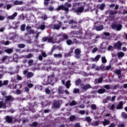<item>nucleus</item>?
I'll use <instances>...</instances> for the list:
<instances>
[{"mask_svg": "<svg viewBox=\"0 0 127 127\" xmlns=\"http://www.w3.org/2000/svg\"><path fill=\"white\" fill-rule=\"evenodd\" d=\"M54 81H56V77H55L54 74H52L51 75H48L47 78L44 79V82L42 84V85H48V84L53 83Z\"/></svg>", "mask_w": 127, "mask_h": 127, "instance_id": "f257e3e1", "label": "nucleus"}, {"mask_svg": "<svg viewBox=\"0 0 127 127\" xmlns=\"http://www.w3.org/2000/svg\"><path fill=\"white\" fill-rule=\"evenodd\" d=\"M64 5L65 6L62 5L59 6V7L56 8V10L58 11L62 9L63 10H64V11H65V13H68V12H69V7H71L72 6V5L70 3L66 2L64 4Z\"/></svg>", "mask_w": 127, "mask_h": 127, "instance_id": "f03ea898", "label": "nucleus"}, {"mask_svg": "<svg viewBox=\"0 0 127 127\" xmlns=\"http://www.w3.org/2000/svg\"><path fill=\"white\" fill-rule=\"evenodd\" d=\"M62 26V22H59L58 24H51L49 25V27L50 28H52L53 29H56L57 30H59L61 27Z\"/></svg>", "mask_w": 127, "mask_h": 127, "instance_id": "7ed1b4c3", "label": "nucleus"}, {"mask_svg": "<svg viewBox=\"0 0 127 127\" xmlns=\"http://www.w3.org/2000/svg\"><path fill=\"white\" fill-rule=\"evenodd\" d=\"M122 27H123V26H122L121 24L113 23L112 24V29H115V30H117V31H119V30H121V29H122Z\"/></svg>", "mask_w": 127, "mask_h": 127, "instance_id": "20e7f679", "label": "nucleus"}, {"mask_svg": "<svg viewBox=\"0 0 127 127\" xmlns=\"http://www.w3.org/2000/svg\"><path fill=\"white\" fill-rule=\"evenodd\" d=\"M59 37H60V40L59 41V42H61L64 41V39H68V35H66L65 33H61L59 35Z\"/></svg>", "mask_w": 127, "mask_h": 127, "instance_id": "39448f33", "label": "nucleus"}, {"mask_svg": "<svg viewBox=\"0 0 127 127\" xmlns=\"http://www.w3.org/2000/svg\"><path fill=\"white\" fill-rule=\"evenodd\" d=\"M80 88L81 90H82V92H84V91H87V90H88V89H91V85L89 84H82L80 85Z\"/></svg>", "mask_w": 127, "mask_h": 127, "instance_id": "423d86ee", "label": "nucleus"}, {"mask_svg": "<svg viewBox=\"0 0 127 127\" xmlns=\"http://www.w3.org/2000/svg\"><path fill=\"white\" fill-rule=\"evenodd\" d=\"M122 45L123 44L120 41H118V42L114 44V46L116 49L121 50Z\"/></svg>", "mask_w": 127, "mask_h": 127, "instance_id": "0eeeda50", "label": "nucleus"}, {"mask_svg": "<svg viewBox=\"0 0 127 127\" xmlns=\"http://www.w3.org/2000/svg\"><path fill=\"white\" fill-rule=\"evenodd\" d=\"M5 101H6V103H7V101L12 102L14 101V98L11 95L6 96H5Z\"/></svg>", "mask_w": 127, "mask_h": 127, "instance_id": "6e6552de", "label": "nucleus"}, {"mask_svg": "<svg viewBox=\"0 0 127 127\" xmlns=\"http://www.w3.org/2000/svg\"><path fill=\"white\" fill-rule=\"evenodd\" d=\"M26 30L30 34H34V30L31 29V27L27 26L26 27Z\"/></svg>", "mask_w": 127, "mask_h": 127, "instance_id": "1a4fd4ad", "label": "nucleus"}, {"mask_svg": "<svg viewBox=\"0 0 127 127\" xmlns=\"http://www.w3.org/2000/svg\"><path fill=\"white\" fill-rule=\"evenodd\" d=\"M100 58H101V55H98L94 58H91V60L92 62H98L100 60Z\"/></svg>", "mask_w": 127, "mask_h": 127, "instance_id": "9d476101", "label": "nucleus"}, {"mask_svg": "<svg viewBox=\"0 0 127 127\" xmlns=\"http://www.w3.org/2000/svg\"><path fill=\"white\" fill-rule=\"evenodd\" d=\"M6 104H7V102H6L5 101V102L3 101L0 102V109H5L6 108Z\"/></svg>", "mask_w": 127, "mask_h": 127, "instance_id": "9b49d317", "label": "nucleus"}, {"mask_svg": "<svg viewBox=\"0 0 127 127\" xmlns=\"http://www.w3.org/2000/svg\"><path fill=\"white\" fill-rule=\"evenodd\" d=\"M50 105H51V102L49 101H46L42 103V107L43 108H45L46 106H49Z\"/></svg>", "mask_w": 127, "mask_h": 127, "instance_id": "f8f14e48", "label": "nucleus"}, {"mask_svg": "<svg viewBox=\"0 0 127 127\" xmlns=\"http://www.w3.org/2000/svg\"><path fill=\"white\" fill-rule=\"evenodd\" d=\"M60 107V103L58 101H55L53 106V109H57V108Z\"/></svg>", "mask_w": 127, "mask_h": 127, "instance_id": "ddd939ff", "label": "nucleus"}, {"mask_svg": "<svg viewBox=\"0 0 127 127\" xmlns=\"http://www.w3.org/2000/svg\"><path fill=\"white\" fill-rule=\"evenodd\" d=\"M17 16V12H14L12 15L8 16L7 17L8 19L13 20Z\"/></svg>", "mask_w": 127, "mask_h": 127, "instance_id": "4468645a", "label": "nucleus"}, {"mask_svg": "<svg viewBox=\"0 0 127 127\" xmlns=\"http://www.w3.org/2000/svg\"><path fill=\"white\" fill-rule=\"evenodd\" d=\"M104 29V26L103 25H99L95 27V30L96 31H101Z\"/></svg>", "mask_w": 127, "mask_h": 127, "instance_id": "2eb2a0df", "label": "nucleus"}, {"mask_svg": "<svg viewBox=\"0 0 127 127\" xmlns=\"http://www.w3.org/2000/svg\"><path fill=\"white\" fill-rule=\"evenodd\" d=\"M83 10H84V7L81 6L77 7L75 12L76 13H81V12H83Z\"/></svg>", "mask_w": 127, "mask_h": 127, "instance_id": "dca6fc26", "label": "nucleus"}, {"mask_svg": "<svg viewBox=\"0 0 127 127\" xmlns=\"http://www.w3.org/2000/svg\"><path fill=\"white\" fill-rule=\"evenodd\" d=\"M123 105H124L123 101L120 102L116 107L117 110H121V109H123Z\"/></svg>", "mask_w": 127, "mask_h": 127, "instance_id": "f3484780", "label": "nucleus"}, {"mask_svg": "<svg viewBox=\"0 0 127 127\" xmlns=\"http://www.w3.org/2000/svg\"><path fill=\"white\" fill-rule=\"evenodd\" d=\"M67 89H70V86H71V81L67 80L66 83L64 84Z\"/></svg>", "mask_w": 127, "mask_h": 127, "instance_id": "a211bd4d", "label": "nucleus"}, {"mask_svg": "<svg viewBox=\"0 0 127 127\" xmlns=\"http://www.w3.org/2000/svg\"><path fill=\"white\" fill-rule=\"evenodd\" d=\"M115 72H116L117 75H118L119 79H120V80H121V78H122V74H121L122 73H121V70L118 69V70H116Z\"/></svg>", "mask_w": 127, "mask_h": 127, "instance_id": "6ab92c4d", "label": "nucleus"}, {"mask_svg": "<svg viewBox=\"0 0 127 127\" xmlns=\"http://www.w3.org/2000/svg\"><path fill=\"white\" fill-rule=\"evenodd\" d=\"M118 13V11H110L109 12V14L110 16L114 17L115 16V14H117Z\"/></svg>", "mask_w": 127, "mask_h": 127, "instance_id": "aec40b11", "label": "nucleus"}, {"mask_svg": "<svg viewBox=\"0 0 127 127\" xmlns=\"http://www.w3.org/2000/svg\"><path fill=\"white\" fill-rule=\"evenodd\" d=\"M118 58H123L125 56V54L123 52H120L117 53Z\"/></svg>", "mask_w": 127, "mask_h": 127, "instance_id": "412c9836", "label": "nucleus"}, {"mask_svg": "<svg viewBox=\"0 0 127 127\" xmlns=\"http://www.w3.org/2000/svg\"><path fill=\"white\" fill-rule=\"evenodd\" d=\"M110 123V121L107 119H104V121L102 122V124L104 125V127H105V126H108Z\"/></svg>", "mask_w": 127, "mask_h": 127, "instance_id": "4be33fe9", "label": "nucleus"}, {"mask_svg": "<svg viewBox=\"0 0 127 127\" xmlns=\"http://www.w3.org/2000/svg\"><path fill=\"white\" fill-rule=\"evenodd\" d=\"M48 41L49 43H56V41L53 39V38L51 37L48 39Z\"/></svg>", "mask_w": 127, "mask_h": 127, "instance_id": "5701e85b", "label": "nucleus"}, {"mask_svg": "<svg viewBox=\"0 0 127 127\" xmlns=\"http://www.w3.org/2000/svg\"><path fill=\"white\" fill-rule=\"evenodd\" d=\"M33 76H34V74H33V72H29L27 73V78L28 79H29L30 78H32V77H33Z\"/></svg>", "mask_w": 127, "mask_h": 127, "instance_id": "b1692460", "label": "nucleus"}, {"mask_svg": "<svg viewBox=\"0 0 127 127\" xmlns=\"http://www.w3.org/2000/svg\"><path fill=\"white\" fill-rule=\"evenodd\" d=\"M13 3L15 5H19L20 4H22L23 2L21 0H15L14 1Z\"/></svg>", "mask_w": 127, "mask_h": 127, "instance_id": "393cba45", "label": "nucleus"}, {"mask_svg": "<svg viewBox=\"0 0 127 127\" xmlns=\"http://www.w3.org/2000/svg\"><path fill=\"white\" fill-rule=\"evenodd\" d=\"M1 61L3 62H7V61H9V58L7 56H4L2 58Z\"/></svg>", "mask_w": 127, "mask_h": 127, "instance_id": "a878e982", "label": "nucleus"}, {"mask_svg": "<svg viewBox=\"0 0 127 127\" xmlns=\"http://www.w3.org/2000/svg\"><path fill=\"white\" fill-rule=\"evenodd\" d=\"M6 122L7 123H12V117L11 116H7L6 117Z\"/></svg>", "mask_w": 127, "mask_h": 127, "instance_id": "bb28decb", "label": "nucleus"}, {"mask_svg": "<svg viewBox=\"0 0 127 127\" xmlns=\"http://www.w3.org/2000/svg\"><path fill=\"white\" fill-rule=\"evenodd\" d=\"M97 92L99 94H104V93L106 92V89L104 88L99 89L98 90Z\"/></svg>", "mask_w": 127, "mask_h": 127, "instance_id": "cd10ccee", "label": "nucleus"}, {"mask_svg": "<svg viewBox=\"0 0 127 127\" xmlns=\"http://www.w3.org/2000/svg\"><path fill=\"white\" fill-rule=\"evenodd\" d=\"M73 94H80V89L78 88H74L73 90Z\"/></svg>", "mask_w": 127, "mask_h": 127, "instance_id": "c85d7f7f", "label": "nucleus"}, {"mask_svg": "<svg viewBox=\"0 0 127 127\" xmlns=\"http://www.w3.org/2000/svg\"><path fill=\"white\" fill-rule=\"evenodd\" d=\"M58 93L59 94H63V87L60 86L58 88Z\"/></svg>", "mask_w": 127, "mask_h": 127, "instance_id": "c756f323", "label": "nucleus"}, {"mask_svg": "<svg viewBox=\"0 0 127 127\" xmlns=\"http://www.w3.org/2000/svg\"><path fill=\"white\" fill-rule=\"evenodd\" d=\"M105 6H106V4L103 3L100 5L99 7V9H100V10H104V9L105 8Z\"/></svg>", "mask_w": 127, "mask_h": 127, "instance_id": "7c9ffc66", "label": "nucleus"}, {"mask_svg": "<svg viewBox=\"0 0 127 127\" xmlns=\"http://www.w3.org/2000/svg\"><path fill=\"white\" fill-rule=\"evenodd\" d=\"M99 124V121H95L94 122H93L91 125L93 127H98Z\"/></svg>", "mask_w": 127, "mask_h": 127, "instance_id": "2f4dec72", "label": "nucleus"}, {"mask_svg": "<svg viewBox=\"0 0 127 127\" xmlns=\"http://www.w3.org/2000/svg\"><path fill=\"white\" fill-rule=\"evenodd\" d=\"M25 58L28 59H30V58H32L33 57V54H29L25 56Z\"/></svg>", "mask_w": 127, "mask_h": 127, "instance_id": "473e14b6", "label": "nucleus"}, {"mask_svg": "<svg viewBox=\"0 0 127 127\" xmlns=\"http://www.w3.org/2000/svg\"><path fill=\"white\" fill-rule=\"evenodd\" d=\"M76 105H77V102L75 101V100H73L69 103V106L71 107L76 106Z\"/></svg>", "mask_w": 127, "mask_h": 127, "instance_id": "72a5a7b5", "label": "nucleus"}, {"mask_svg": "<svg viewBox=\"0 0 127 127\" xmlns=\"http://www.w3.org/2000/svg\"><path fill=\"white\" fill-rule=\"evenodd\" d=\"M54 57H55V58H61V57H62V54H55L54 55Z\"/></svg>", "mask_w": 127, "mask_h": 127, "instance_id": "f704fd0d", "label": "nucleus"}, {"mask_svg": "<svg viewBox=\"0 0 127 127\" xmlns=\"http://www.w3.org/2000/svg\"><path fill=\"white\" fill-rule=\"evenodd\" d=\"M26 26V25H25V24H23L22 25H21V27H20V29L22 31H24L25 30V27Z\"/></svg>", "mask_w": 127, "mask_h": 127, "instance_id": "c9c22d12", "label": "nucleus"}, {"mask_svg": "<svg viewBox=\"0 0 127 127\" xmlns=\"http://www.w3.org/2000/svg\"><path fill=\"white\" fill-rule=\"evenodd\" d=\"M69 120L70 122H73L76 120V117L74 115H72L69 117Z\"/></svg>", "mask_w": 127, "mask_h": 127, "instance_id": "e433bc0d", "label": "nucleus"}, {"mask_svg": "<svg viewBox=\"0 0 127 127\" xmlns=\"http://www.w3.org/2000/svg\"><path fill=\"white\" fill-rule=\"evenodd\" d=\"M33 62H34L33 60H29L28 62V64L29 66H32V65H33Z\"/></svg>", "mask_w": 127, "mask_h": 127, "instance_id": "4c0bfd02", "label": "nucleus"}, {"mask_svg": "<svg viewBox=\"0 0 127 127\" xmlns=\"http://www.w3.org/2000/svg\"><path fill=\"white\" fill-rule=\"evenodd\" d=\"M73 50H74V48H71L70 49L69 52L67 54V56H69V57L71 56V53H73Z\"/></svg>", "mask_w": 127, "mask_h": 127, "instance_id": "58836bf2", "label": "nucleus"}, {"mask_svg": "<svg viewBox=\"0 0 127 127\" xmlns=\"http://www.w3.org/2000/svg\"><path fill=\"white\" fill-rule=\"evenodd\" d=\"M75 54H81V50L80 49H76L74 51Z\"/></svg>", "mask_w": 127, "mask_h": 127, "instance_id": "ea45409f", "label": "nucleus"}, {"mask_svg": "<svg viewBox=\"0 0 127 127\" xmlns=\"http://www.w3.org/2000/svg\"><path fill=\"white\" fill-rule=\"evenodd\" d=\"M102 81H103V77H100L95 80V82H97L98 83H102Z\"/></svg>", "mask_w": 127, "mask_h": 127, "instance_id": "a19ab883", "label": "nucleus"}, {"mask_svg": "<svg viewBox=\"0 0 127 127\" xmlns=\"http://www.w3.org/2000/svg\"><path fill=\"white\" fill-rule=\"evenodd\" d=\"M81 84V79H78L77 80L75 81V85L76 86H79Z\"/></svg>", "mask_w": 127, "mask_h": 127, "instance_id": "79ce46f5", "label": "nucleus"}, {"mask_svg": "<svg viewBox=\"0 0 127 127\" xmlns=\"http://www.w3.org/2000/svg\"><path fill=\"white\" fill-rule=\"evenodd\" d=\"M5 51L6 53H12L13 50L12 49H7Z\"/></svg>", "mask_w": 127, "mask_h": 127, "instance_id": "37998d69", "label": "nucleus"}, {"mask_svg": "<svg viewBox=\"0 0 127 127\" xmlns=\"http://www.w3.org/2000/svg\"><path fill=\"white\" fill-rule=\"evenodd\" d=\"M90 107L92 110H97V105L96 104H92L91 105Z\"/></svg>", "mask_w": 127, "mask_h": 127, "instance_id": "c03bdc74", "label": "nucleus"}, {"mask_svg": "<svg viewBox=\"0 0 127 127\" xmlns=\"http://www.w3.org/2000/svg\"><path fill=\"white\" fill-rule=\"evenodd\" d=\"M86 121L87 122V123H91L92 121V119L90 117H87L85 118Z\"/></svg>", "mask_w": 127, "mask_h": 127, "instance_id": "a18cd8bd", "label": "nucleus"}, {"mask_svg": "<svg viewBox=\"0 0 127 127\" xmlns=\"http://www.w3.org/2000/svg\"><path fill=\"white\" fill-rule=\"evenodd\" d=\"M18 47L19 48H24V47H25V45L24 44H20L18 45Z\"/></svg>", "mask_w": 127, "mask_h": 127, "instance_id": "49530a36", "label": "nucleus"}, {"mask_svg": "<svg viewBox=\"0 0 127 127\" xmlns=\"http://www.w3.org/2000/svg\"><path fill=\"white\" fill-rule=\"evenodd\" d=\"M102 63H107V59H106L105 57H102Z\"/></svg>", "mask_w": 127, "mask_h": 127, "instance_id": "de8ad7c7", "label": "nucleus"}, {"mask_svg": "<svg viewBox=\"0 0 127 127\" xmlns=\"http://www.w3.org/2000/svg\"><path fill=\"white\" fill-rule=\"evenodd\" d=\"M103 88H105L107 90L111 89V86L110 85H105L103 86Z\"/></svg>", "mask_w": 127, "mask_h": 127, "instance_id": "09e8293b", "label": "nucleus"}, {"mask_svg": "<svg viewBox=\"0 0 127 127\" xmlns=\"http://www.w3.org/2000/svg\"><path fill=\"white\" fill-rule=\"evenodd\" d=\"M66 43L67 45H71V44H73V42L71 40H66Z\"/></svg>", "mask_w": 127, "mask_h": 127, "instance_id": "8fccbe9b", "label": "nucleus"}, {"mask_svg": "<svg viewBox=\"0 0 127 127\" xmlns=\"http://www.w3.org/2000/svg\"><path fill=\"white\" fill-rule=\"evenodd\" d=\"M115 109H116V107L114 104H112L110 107V110H111V111H115Z\"/></svg>", "mask_w": 127, "mask_h": 127, "instance_id": "3c124183", "label": "nucleus"}, {"mask_svg": "<svg viewBox=\"0 0 127 127\" xmlns=\"http://www.w3.org/2000/svg\"><path fill=\"white\" fill-rule=\"evenodd\" d=\"M42 18L43 20H46V19H47V18H48L47 17V15H46L45 14H43L42 16Z\"/></svg>", "mask_w": 127, "mask_h": 127, "instance_id": "603ef678", "label": "nucleus"}, {"mask_svg": "<svg viewBox=\"0 0 127 127\" xmlns=\"http://www.w3.org/2000/svg\"><path fill=\"white\" fill-rule=\"evenodd\" d=\"M2 44H4V45H8L9 44V41H7L6 42H4V41H2L1 42Z\"/></svg>", "mask_w": 127, "mask_h": 127, "instance_id": "864d4df0", "label": "nucleus"}, {"mask_svg": "<svg viewBox=\"0 0 127 127\" xmlns=\"http://www.w3.org/2000/svg\"><path fill=\"white\" fill-rule=\"evenodd\" d=\"M38 124L36 122H34L33 123H32L31 125H30V127H36L37 126Z\"/></svg>", "mask_w": 127, "mask_h": 127, "instance_id": "5fc2aeb1", "label": "nucleus"}, {"mask_svg": "<svg viewBox=\"0 0 127 127\" xmlns=\"http://www.w3.org/2000/svg\"><path fill=\"white\" fill-rule=\"evenodd\" d=\"M122 115L123 118H124V119H127V114H126V113L123 112L122 113Z\"/></svg>", "mask_w": 127, "mask_h": 127, "instance_id": "6e6d98bb", "label": "nucleus"}, {"mask_svg": "<svg viewBox=\"0 0 127 127\" xmlns=\"http://www.w3.org/2000/svg\"><path fill=\"white\" fill-rule=\"evenodd\" d=\"M101 69H103V66H97L95 70H96V71H100Z\"/></svg>", "mask_w": 127, "mask_h": 127, "instance_id": "4d7b16f0", "label": "nucleus"}, {"mask_svg": "<svg viewBox=\"0 0 127 127\" xmlns=\"http://www.w3.org/2000/svg\"><path fill=\"white\" fill-rule=\"evenodd\" d=\"M42 55L43 56V57H47V55L46 54V53L45 52L42 51Z\"/></svg>", "mask_w": 127, "mask_h": 127, "instance_id": "13d9d810", "label": "nucleus"}, {"mask_svg": "<svg viewBox=\"0 0 127 127\" xmlns=\"http://www.w3.org/2000/svg\"><path fill=\"white\" fill-rule=\"evenodd\" d=\"M40 28L41 30H44L45 29V25H41Z\"/></svg>", "mask_w": 127, "mask_h": 127, "instance_id": "bf43d9fd", "label": "nucleus"}, {"mask_svg": "<svg viewBox=\"0 0 127 127\" xmlns=\"http://www.w3.org/2000/svg\"><path fill=\"white\" fill-rule=\"evenodd\" d=\"M86 113V111H85L84 110H80L79 112V114H80V115H85Z\"/></svg>", "mask_w": 127, "mask_h": 127, "instance_id": "052dcab7", "label": "nucleus"}, {"mask_svg": "<svg viewBox=\"0 0 127 127\" xmlns=\"http://www.w3.org/2000/svg\"><path fill=\"white\" fill-rule=\"evenodd\" d=\"M8 84V80H4L3 82V86H5Z\"/></svg>", "mask_w": 127, "mask_h": 127, "instance_id": "680f3d73", "label": "nucleus"}, {"mask_svg": "<svg viewBox=\"0 0 127 127\" xmlns=\"http://www.w3.org/2000/svg\"><path fill=\"white\" fill-rule=\"evenodd\" d=\"M72 23H77V22H76V21H74L73 20H70L69 22V24H72Z\"/></svg>", "mask_w": 127, "mask_h": 127, "instance_id": "e2e57ef3", "label": "nucleus"}, {"mask_svg": "<svg viewBox=\"0 0 127 127\" xmlns=\"http://www.w3.org/2000/svg\"><path fill=\"white\" fill-rule=\"evenodd\" d=\"M49 1H50V0H44V4L47 5L49 3Z\"/></svg>", "mask_w": 127, "mask_h": 127, "instance_id": "0e129e2a", "label": "nucleus"}, {"mask_svg": "<svg viewBox=\"0 0 127 127\" xmlns=\"http://www.w3.org/2000/svg\"><path fill=\"white\" fill-rule=\"evenodd\" d=\"M5 18V17L0 14V21L4 20Z\"/></svg>", "mask_w": 127, "mask_h": 127, "instance_id": "69168bd1", "label": "nucleus"}, {"mask_svg": "<svg viewBox=\"0 0 127 127\" xmlns=\"http://www.w3.org/2000/svg\"><path fill=\"white\" fill-rule=\"evenodd\" d=\"M16 93L17 95H20L21 94V90L18 89L16 91Z\"/></svg>", "mask_w": 127, "mask_h": 127, "instance_id": "338daca9", "label": "nucleus"}, {"mask_svg": "<svg viewBox=\"0 0 127 127\" xmlns=\"http://www.w3.org/2000/svg\"><path fill=\"white\" fill-rule=\"evenodd\" d=\"M103 34L105 36H110V35H111V34L109 32H104Z\"/></svg>", "mask_w": 127, "mask_h": 127, "instance_id": "774afa93", "label": "nucleus"}]
</instances>
